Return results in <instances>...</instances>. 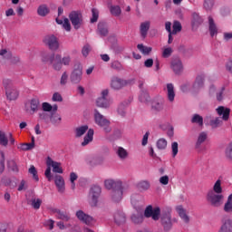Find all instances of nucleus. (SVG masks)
Listing matches in <instances>:
<instances>
[{"label":"nucleus","instance_id":"f257e3e1","mask_svg":"<svg viewBox=\"0 0 232 232\" xmlns=\"http://www.w3.org/2000/svg\"><path fill=\"white\" fill-rule=\"evenodd\" d=\"M144 215L147 218H152V220H159L160 218L161 226L164 231H171L173 224L177 222V218H171V208H163L160 213V208L149 205L144 211Z\"/></svg>","mask_w":232,"mask_h":232},{"label":"nucleus","instance_id":"f03ea898","mask_svg":"<svg viewBox=\"0 0 232 232\" xmlns=\"http://www.w3.org/2000/svg\"><path fill=\"white\" fill-rule=\"evenodd\" d=\"M223 191L222 179L216 180L212 188L207 193V200L208 204L213 208H220V205L224 200V195H222Z\"/></svg>","mask_w":232,"mask_h":232},{"label":"nucleus","instance_id":"7ed1b4c3","mask_svg":"<svg viewBox=\"0 0 232 232\" xmlns=\"http://www.w3.org/2000/svg\"><path fill=\"white\" fill-rule=\"evenodd\" d=\"M93 119L95 125L102 128L105 133L111 131V121L99 111L94 110Z\"/></svg>","mask_w":232,"mask_h":232},{"label":"nucleus","instance_id":"20e7f679","mask_svg":"<svg viewBox=\"0 0 232 232\" xmlns=\"http://www.w3.org/2000/svg\"><path fill=\"white\" fill-rule=\"evenodd\" d=\"M42 61L44 63H48V61L53 64V70L56 72H60L63 70V62H61V55L60 54H53L50 53H44L42 55Z\"/></svg>","mask_w":232,"mask_h":232},{"label":"nucleus","instance_id":"39448f33","mask_svg":"<svg viewBox=\"0 0 232 232\" xmlns=\"http://www.w3.org/2000/svg\"><path fill=\"white\" fill-rule=\"evenodd\" d=\"M3 85L5 95L9 101H15L19 97V92L14 87V82L10 79H4Z\"/></svg>","mask_w":232,"mask_h":232},{"label":"nucleus","instance_id":"423d86ee","mask_svg":"<svg viewBox=\"0 0 232 232\" xmlns=\"http://www.w3.org/2000/svg\"><path fill=\"white\" fill-rule=\"evenodd\" d=\"M101 193H102V189L99 185H93L89 192V204L92 208H97V204H99V198L101 197Z\"/></svg>","mask_w":232,"mask_h":232},{"label":"nucleus","instance_id":"0eeeda50","mask_svg":"<svg viewBox=\"0 0 232 232\" xmlns=\"http://www.w3.org/2000/svg\"><path fill=\"white\" fill-rule=\"evenodd\" d=\"M109 93L110 91L108 89L102 91L101 97L96 99V106H98V108H104L106 110L111 106V99H108Z\"/></svg>","mask_w":232,"mask_h":232},{"label":"nucleus","instance_id":"6e6552de","mask_svg":"<svg viewBox=\"0 0 232 232\" xmlns=\"http://www.w3.org/2000/svg\"><path fill=\"white\" fill-rule=\"evenodd\" d=\"M76 218L82 224H86V226H94L95 225V218L93 217L84 213L82 210L76 211Z\"/></svg>","mask_w":232,"mask_h":232},{"label":"nucleus","instance_id":"1a4fd4ad","mask_svg":"<svg viewBox=\"0 0 232 232\" xmlns=\"http://www.w3.org/2000/svg\"><path fill=\"white\" fill-rule=\"evenodd\" d=\"M69 19L75 30H79V28H81V24H82V14L81 13L72 11L69 14Z\"/></svg>","mask_w":232,"mask_h":232},{"label":"nucleus","instance_id":"9d476101","mask_svg":"<svg viewBox=\"0 0 232 232\" xmlns=\"http://www.w3.org/2000/svg\"><path fill=\"white\" fill-rule=\"evenodd\" d=\"M82 81V67L74 68L70 74V82L72 84H80Z\"/></svg>","mask_w":232,"mask_h":232},{"label":"nucleus","instance_id":"9b49d317","mask_svg":"<svg viewBox=\"0 0 232 232\" xmlns=\"http://www.w3.org/2000/svg\"><path fill=\"white\" fill-rule=\"evenodd\" d=\"M44 43L49 46L50 50L53 52L59 50V40L53 34L45 36Z\"/></svg>","mask_w":232,"mask_h":232},{"label":"nucleus","instance_id":"f8f14e48","mask_svg":"<svg viewBox=\"0 0 232 232\" xmlns=\"http://www.w3.org/2000/svg\"><path fill=\"white\" fill-rule=\"evenodd\" d=\"M206 82V74L199 73L196 76V79L192 84L194 92H198L204 88Z\"/></svg>","mask_w":232,"mask_h":232},{"label":"nucleus","instance_id":"ddd939ff","mask_svg":"<svg viewBox=\"0 0 232 232\" xmlns=\"http://www.w3.org/2000/svg\"><path fill=\"white\" fill-rule=\"evenodd\" d=\"M104 186L106 189H112V191H115V189H119L120 188H122V181L121 179H109L104 181Z\"/></svg>","mask_w":232,"mask_h":232},{"label":"nucleus","instance_id":"4468645a","mask_svg":"<svg viewBox=\"0 0 232 232\" xmlns=\"http://www.w3.org/2000/svg\"><path fill=\"white\" fill-rule=\"evenodd\" d=\"M46 166H50L53 169V173H59V174L63 173V166L61 162L55 161L52 160V158L50 157H47L46 159Z\"/></svg>","mask_w":232,"mask_h":232},{"label":"nucleus","instance_id":"2eb2a0df","mask_svg":"<svg viewBox=\"0 0 232 232\" xmlns=\"http://www.w3.org/2000/svg\"><path fill=\"white\" fill-rule=\"evenodd\" d=\"M53 179L58 193H64V191H66V183L64 182V178L56 174L54 175Z\"/></svg>","mask_w":232,"mask_h":232},{"label":"nucleus","instance_id":"dca6fc26","mask_svg":"<svg viewBox=\"0 0 232 232\" xmlns=\"http://www.w3.org/2000/svg\"><path fill=\"white\" fill-rule=\"evenodd\" d=\"M124 195V187L114 189L111 192V200L119 204L122 200V197Z\"/></svg>","mask_w":232,"mask_h":232},{"label":"nucleus","instance_id":"f3484780","mask_svg":"<svg viewBox=\"0 0 232 232\" xmlns=\"http://www.w3.org/2000/svg\"><path fill=\"white\" fill-rule=\"evenodd\" d=\"M0 55L4 57V59L9 61V63H12L13 64H15V63H19V56L12 55V53L6 51V49H2L0 51Z\"/></svg>","mask_w":232,"mask_h":232},{"label":"nucleus","instance_id":"a211bd4d","mask_svg":"<svg viewBox=\"0 0 232 232\" xmlns=\"http://www.w3.org/2000/svg\"><path fill=\"white\" fill-rule=\"evenodd\" d=\"M216 111L219 117H221L222 121L229 120V113H231V110L227 107L219 106L216 109Z\"/></svg>","mask_w":232,"mask_h":232},{"label":"nucleus","instance_id":"6ab92c4d","mask_svg":"<svg viewBox=\"0 0 232 232\" xmlns=\"http://www.w3.org/2000/svg\"><path fill=\"white\" fill-rule=\"evenodd\" d=\"M123 86H126V81H124L119 77L111 78V88H112V90H121V88H123Z\"/></svg>","mask_w":232,"mask_h":232},{"label":"nucleus","instance_id":"aec40b11","mask_svg":"<svg viewBox=\"0 0 232 232\" xmlns=\"http://www.w3.org/2000/svg\"><path fill=\"white\" fill-rule=\"evenodd\" d=\"M166 90H167V98L168 101L170 102H175V85L173 83H167L166 85Z\"/></svg>","mask_w":232,"mask_h":232},{"label":"nucleus","instance_id":"412c9836","mask_svg":"<svg viewBox=\"0 0 232 232\" xmlns=\"http://www.w3.org/2000/svg\"><path fill=\"white\" fill-rule=\"evenodd\" d=\"M150 26H151V22L145 21L140 25V34L143 39H146L148 32H150Z\"/></svg>","mask_w":232,"mask_h":232},{"label":"nucleus","instance_id":"4be33fe9","mask_svg":"<svg viewBox=\"0 0 232 232\" xmlns=\"http://www.w3.org/2000/svg\"><path fill=\"white\" fill-rule=\"evenodd\" d=\"M142 86H144V82H140L139 88L140 89L139 101L140 102H148L150 101V94H148V92L142 89Z\"/></svg>","mask_w":232,"mask_h":232},{"label":"nucleus","instance_id":"5701e85b","mask_svg":"<svg viewBox=\"0 0 232 232\" xmlns=\"http://www.w3.org/2000/svg\"><path fill=\"white\" fill-rule=\"evenodd\" d=\"M176 211L179 215L181 220L185 222V224L189 223V216H188V214L186 213V209H184V207L180 205L176 207Z\"/></svg>","mask_w":232,"mask_h":232},{"label":"nucleus","instance_id":"b1692460","mask_svg":"<svg viewBox=\"0 0 232 232\" xmlns=\"http://www.w3.org/2000/svg\"><path fill=\"white\" fill-rule=\"evenodd\" d=\"M114 222L118 226H121V224H124L126 222V215H124V212L119 210L114 213Z\"/></svg>","mask_w":232,"mask_h":232},{"label":"nucleus","instance_id":"393cba45","mask_svg":"<svg viewBox=\"0 0 232 232\" xmlns=\"http://www.w3.org/2000/svg\"><path fill=\"white\" fill-rule=\"evenodd\" d=\"M171 68L177 75H179V73H182L183 70L182 62H180V60H173L171 63Z\"/></svg>","mask_w":232,"mask_h":232},{"label":"nucleus","instance_id":"a878e982","mask_svg":"<svg viewBox=\"0 0 232 232\" xmlns=\"http://www.w3.org/2000/svg\"><path fill=\"white\" fill-rule=\"evenodd\" d=\"M53 213H55L56 218H59L60 220H63L64 222H68V220H70V215L59 208L53 209Z\"/></svg>","mask_w":232,"mask_h":232},{"label":"nucleus","instance_id":"bb28decb","mask_svg":"<svg viewBox=\"0 0 232 232\" xmlns=\"http://www.w3.org/2000/svg\"><path fill=\"white\" fill-rule=\"evenodd\" d=\"M208 28L211 37H215V35L218 34V29L217 28V24H215V20H213V17L211 16H208Z\"/></svg>","mask_w":232,"mask_h":232},{"label":"nucleus","instance_id":"cd10ccee","mask_svg":"<svg viewBox=\"0 0 232 232\" xmlns=\"http://www.w3.org/2000/svg\"><path fill=\"white\" fill-rule=\"evenodd\" d=\"M206 140H208V132L206 131L200 132L198 136V140L196 142V149L198 150V148H200V146H202V144H204Z\"/></svg>","mask_w":232,"mask_h":232},{"label":"nucleus","instance_id":"c85d7f7f","mask_svg":"<svg viewBox=\"0 0 232 232\" xmlns=\"http://www.w3.org/2000/svg\"><path fill=\"white\" fill-rule=\"evenodd\" d=\"M57 24H62L63 28L66 32H70L72 30V24H70V20L68 18H64L63 20L61 18H56Z\"/></svg>","mask_w":232,"mask_h":232},{"label":"nucleus","instance_id":"c756f323","mask_svg":"<svg viewBox=\"0 0 232 232\" xmlns=\"http://www.w3.org/2000/svg\"><path fill=\"white\" fill-rule=\"evenodd\" d=\"M116 154L118 155L119 159H121V160H126V159H128V157L130 155L128 150H126V149H124L122 147L117 148Z\"/></svg>","mask_w":232,"mask_h":232},{"label":"nucleus","instance_id":"7c9ffc66","mask_svg":"<svg viewBox=\"0 0 232 232\" xmlns=\"http://www.w3.org/2000/svg\"><path fill=\"white\" fill-rule=\"evenodd\" d=\"M98 34H100L102 37H106V35H108V25L106 23L100 22L98 24Z\"/></svg>","mask_w":232,"mask_h":232},{"label":"nucleus","instance_id":"2f4dec72","mask_svg":"<svg viewBox=\"0 0 232 232\" xmlns=\"http://www.w3.org/2000/svg\"><path fill=\"white\" fill-rule=\"evenodd\" d=\"M137 188L140 191H148L151 188V184L149 180H140L137 183Z\"/></svg>","mask_w":232,"mask_h":232},{"label":"nucleus","instance_id":"473e14b6","mask_svg":"<svg viewBox=\"0 0 232 232\" xmlns=\"http://www.w3.org/2000/svg\"><path fill=\"white\" fill-rule=\"evenodd\" d=\"M37 14L40 17H46L50 14V8H48L47 5H41L37 9Z\"/></svg>","mask_w":232,"mask_h":232},{"label":"nucleus","instance_id":"72a5a7b5","mask_svg":"<svg viewBox=\"0 0 232 232\" xmlns=\"http://www.w3.org/2000/svg\"><path fill=\"white\" fill-rule=\"evenodd\" d=\"M93 129H90L87 131V134L84 136L83 141L82 142V146H88V143L93 140Z\"/></svg>","mask_w":232,"mask_h":232},{"label":"nucleus","instance_id":"f704fd0d","mask_svg":"<svg viewBox=\"0 0 232 232\" xmlns=\"http://www.w3.org/2000/svg\"><path fill=\"white\" fill-rule=\"evenodd\" d=\"M86 131H88V125H82V126L77 127L74 130L75 137L76 138L82 137V135H84Z\"/></svg>","mask_w":232,"mask_h":232},{"label":"nucleus","instance_id":"c9c22d12","mask_svg":"<svg viewBox=\"0 0 232 232\" xmlns=\"http://www.w3.org/2000/svg\"><path fill=\"white\" fill-rule=\"evenodd\" d=\"M109 10L114 17H119L122 14V9H121L120 5H111Z\"/></svg>","mask_w":232,"mask_h":232},{"label":"nucleus","instance_id":"e433bc0d","mask_svg":"<svg viewBox=\"0 0 232 232\" xmlns=\"http://www.w3.org/2000/svg\"><path fill=\"white\" fill-rule=\"evenodd\" d=\"M220 232H232V219H227L221 226Z\"/></svg>","mask_w":232,"mask_h":232},{"label":"nucleus","instance_id":"4c0bfd02","mask_svg":"<svg viewBox=\"0 0 232 232\" xmlns=\"http://www.w3.org/2000/svg\"><path fill=\"white\" fill-rule=\"evenodd\" d=\"M192 124H198V126H204V118L199 114H194L191 119Z\"/></svg>","mask_w":232,"mask_h":232},{"label":"nucleus","instance_id":"58836bf2","mask_svg":"<svg viewBox=\"0 0 232 232\" xmlns=\"http://www.w3.org/2000/svg\"><path fill=\"white\" fill-rule=\"evenodd\" d=\"M137 48L141 53H143V55H150V53L152 50L151 47H148L142 44H139Z\"/></svg>","mask_w":232,"mask_h":232},{"label":"nucleus","instance_id":"ea45409f","mask_svg":"<svg viewBox=\"0 0 232 232\" xmlns=\"http://www.w3.org/2000/svg\"><path fill=\"white\" fill-rule=\"evenodd\" d=\"M131 220L134 222V224H142V221L144 220V216H142V213L138 212L137 214H133L131 216Z\"/></svg>","mask_w":232,"mask_h":232},{"label":"nucleus","instance_id":"a19ab883","mask_svg":"<svg viewBox=\"0 0 232 232\" xmlns=\"http://www.w3.org/2000/svg\"><path fill=\"white\" fill-rule=\"evenodd\" d=\"M224 211H226V213H232V194L228 196L227 200L225 203Z\"/></svg>","mask_w":232,"mask_h":232},{"label":"nucleus","instance_id":"79ce46f5","mask_svg":"<svg viewBox=\"0 0 232 232\" xmlns=\"http://www.w3.org/2000/svg\"><path fill=\"white\" fill-rule=\"evenodd\" d=\"M156 146L158 150H166V148H168V140L164 138H160L157 140Z\"/></svg>","mask_w":232,"mask_h":232},{"label":"nucleus","instance_id":"37998d69","mask_svg":"<svg viewBox=\"0 0 232 232\" xmlns=\"http://www.w3.org/2000/svg\"><path fill=\"white\" fill-rule=\"evenodd\" d=\"M7 168L11 169V171H19V168L17 167V163L15 162V160H7Z\"/></svg>","mask_w":232,"mask_h":232},{"label":"nucleus","instance_id":"c03bdc74","mask_svg":"<svg viewBox=\"0 0 232 232\" xmlns=\"http://www.w3.org/2000/svg\"><path fill=\"white\" fill-rule=\"evenodd\" d=\"M203 6L207 12L213 10V6H215V0H204Z\"/></svg>","mask_w":232,"mask_h":232},{"label":"nucleus","instance_id":"a18cd8bd","mask_svg":"<svg viewBox=\"0 0 232 232\" xmlns=\"http://www.w3.org/2000/svg\"><path fill=\"white\" fill-rule=\"evenodd\" d=\"M172 28H173L172 35H175V34H179V32L182 31V24H180V22L175 21L173 23Z\"/></svg>","mask_w":232,"mask_h":232},{"label":"nucleus","instance_id":"49530a36","mask_svg":"<svg viewBox=\"0 0 232 232\" xmlns=\"http://www.w3.org/2000/svg\"><path fill=\"white\" fill-rule=\"evenodd\" d=\"M30 108H31L32 113H35V111H37V110H39V100H37V99L31 100Z\"/></svg>","mask_w":232,"mask_h":232},{"label":"nucleus","instance_id":"de8ad7c7","mask_svg":"<svg viewBox=\"0 0 232 232\" xmlns=\"http://www.w3.org/2000/svg\"><path fill=\"white\" fill-rule=\"evenodd\" d=\"M30 204L34 209H39V208H41V204H43V200H41V198H33Z\"/></svg>","mask_w":232,"mask_h":232},{"label":"nucleus","instance_id":"09e8293b","mask_svg":"<svg viewBox=\"0 0 232 232\" xmlns=\"http://www.w3.org/2000/svg\"><path fill=\"white\" fill-rule=\"evenodd\" d=\"M50 119H51L52 124H54V125L61 124L62 118L60 114L52 113Z\"/></svg>","mask_w":232,"mask_h":232},{"label":"nucleus","instance_id":"8fccbe9b","mask_svg":"<svg viewBox=\"0 0 232 232\" xmlns=\"http://www.w3.org/2000/svg\"><path fill=\"white\" fill-rule=\"evenodd\" d=\"M171 153L173 159L179 155V143L177 141L171 143Z\"/></svg>","mask_w":232,"mask_h":232},{"label":"nucleus","instance_id":"3c124183","mask_svg":"<svg viewBox=\"0 0 232 232\" xmlns=\"http://www.w3.org/2000/svg\"><path fill=\"white\" fill-rule=\"evenodd\" d=\"M79 179V176H77V173L71 172L70 174V182H71V189H75V180Z\"/></svg>","mask_w":232,"mask_h":232},{"label":"nucleus","instance_id":"603ef678","mask_svg":"<svg viewBox=\"0 0 232 232\" xmlns=\"http://www.w3.org/2000/svg\"><path fill=\"white\" fill-rule=\"evenodd\" d=\"M126 106H128V103H121L118 106L117 112L119 113V115H121V117H124L126 115Z\"/></svg>","mask_w":232,"mask_h":232},{"label":"nucleus","instance_id":"864d4df0","mask_svg":"<svg viewBox=\"0 0 232 232\" xmlns=\"http://www.w3.org/2000/svg\"><path fill=\"white\" fill-rule=\"evenodd\" d=\"M90 52H92V45H90L89 44H84L82 48V54L84 57H88V55H90Z\"/></svg>","mask_w":232,"mask_h":232},{"label":"nucleus","instance_id":"5fc2aeb1","mask_svg":"<svg viewBox=\"0 0 232 232\" xmlns=\"http://www.w3.org/2000/svg\"><path fill=\"white\" fill-rule=\"evenodd\" d=\"M0 145L8 146V138H6V134L4 131H0Z\"/></svg>","mask_w":232,"mask_h":232},{"label":"nucleus","instance_id":"6e6d98bb","mask_svg":"<svg viewBox=\"0 0 232 232\" xmlns=\"http://www.w3.org/2000/svg\"><path fill=\"white\" fill-rule=\"evenodd\" d=\"M92 18H91V23H97L99 20V10L96 8L92 9Z\"/></svg>","mask_w":232,"mask_h":232},{"label":"nucleus","instance_id":"4d7b16f0","mask_svg":"<svg viewBox=\"0 0 232 232\" xmlns=\"http://www.w3.org/2000/svg\"><path fill=\"white\" fill-rule=\"evenodd\" d=\"M29 173L33 175V179L36 181L39 182V176L37 175V169L34 165H32L29 169Z\"/></svg>","mask_w":232,"mask_h":232},{"label":"nucleus","instance_id":"13d9d810","mask_svg":"<svg viewBox=\"0 0 232 232\" xmlns=\"http://www.w3.org/2000/svg\"><path fill=\"white\" fill-rule=\"evenodd\" d=\"M18 150H21L22 151H30V150H34V147L30 143H21Z\"/></svg>","mask_w":232,"mask_h":232},{"label":"nucleus","instance_id":"bf43d9fd","mask_svg":"<svg viewBox=\"0 0 232 232\" xmlns=\"http://www.w3.org/2000/svg\"><path fill=\"white\" fill-rule=\"evenodd\" d=\"M210 126L212 128H218V126H222V119L215 118L214 120H211Z\"/></svg>","mask_w":232,"mask_h":232},{"label":"nucleus","instance_id":"052dcab7","mask_svg":"<svg viewBox=\"0 0 232 232\" xmlns=\"http://www.w3.org/2000/svg\"><path fill=\"white\" fill-rule=\"evenodd\" d=\"M172 53H173V49L171 47L164 48L162 52V57L164 59H168V57H170Z\"/></svg>","mask_w":232,"mask_h":232},{"label":"nucleus","instance_id":"680f3d73","mask_svg":"<svg viewBox=\"0 0 232 232\" xmlns=\"http://www.w3.org/2000/svg\"><path fill=\"white\" fill-rule=\"evenodd\" d=\"M61 86H66L68 84V72H63L60 79Z\"/></svg>","mask_w":232,"mask_h":232},{"label":"nucleus","instance_id":"e2e57ef3","mask_svg":"<svg viewBox=\"0 0 232 232\" xmlns=\"http://www.w3.org/2000/svg\"><path fill=\"white\" fill-rule=\"evenodd\" d=\"M60 61L62 62V64H63V66H70L72 63V56L65 55L63 58H61Z\"/></svg>","mask_w":232,"mask_h":232},{"label":"nucleus","instance_id":"0e129e2a","mask_svg":"<svg viewBox=\"0 0 232 232\" xmlns=\"http://www.w3.org/2000/svg\"><path fill=\"white\" fill-rule=\"evenodd\" d=\"M0 155V175H3V173L5 172V152L1 151Z\"/></svg>","mask_w":232,"mask_h":232},{"label":"nucleus","instance_id":"69168bd1","mask_svg":"<svg viewBox=\"0 0 232 232\" xmlns=\"http://www.w3.org/2000/svg\"><path fill=\"white\" fill-rule=\"evenodd\" d=\"M53 102H63V95L59 92H54L52 97Z\"/></svg>","mask_w":232,"mask_h":232},{"label":"nucleus","instance_id":"338daca9","mask_svg":"<svg viewBox=\"0 0 232 232\" xmlns=\"http://www.w3.org/2000/svg\"><path fill=\"white\" fill-rule=\"evenodd\" d=\"M152 108H154V110H157V111H160V110L164 108V105L162 102H153Z\"/></svg>","mask_w":232,"mask_h":232},{"label":"nucleus","instance_id":"774afa93","mask_svg":"<svg viewBox=\"0 0 232 232\" xmlns=\"http://www.w3.org/2000/svg\"><path fill=\"white\" fill-rule=\"evenodd\" d=\"M226 156L232 160V142L227 147Z\"/></svg>","mask_w":232,"mask_h":232}]
</instances>
